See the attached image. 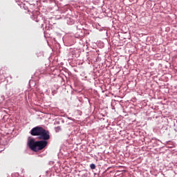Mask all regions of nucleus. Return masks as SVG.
Returning <instances> with one entry per match:
<instances>
[{"label": "nucleus", "mask_w": 177, "mask_h": 177, "mask_svg": "<svg viewBox=\"0 0 177 177\" xmlns=\"http://www.w3.org/2000/svg\"><path fill=\"white\" fill-rule=\"evenodd\" d=\"M90 167H91V169H95L96 165L95 164H91L90 165Z\"/></svg>", "instance_id": "f03ea898"}, {"label": "nucleus", "mask_w": 177, "mask_h": 177, "mask_svg": "<svg viewBox=\"0 0 177 177\" xmlns=\"http://www.w3.org/2000/svg\"><path fill=\"white\" fill-rule=\"evenodd\" d=\"M55 131L56 132H60V131H62V127H60V126L57 127Z\"/></svg>", "instance_id": "7ed1b4c3"}, {"label": "nucleus", "mask_w": 177, "mask_h": 177, "mask_svg": "<svg viewBox=\"0 0 177 177\" xmlns=\"http://www.w3.org/2000/svg\"><path fill=\"white\" fill-rule=\"evenodd\" d=\"M30 134L32 136H38L39 141L31 139L28 142V146L32 151H40L44 150L48 146V141L50 139L49 131L45 130L43 127H36L31 129Z\"/></svg>", "instance_id": "f257e3e1"}]
</instances>
